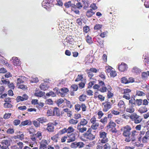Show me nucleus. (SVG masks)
<instances>
[{"mask_svg": "<svg viewBox=\"0 0 149 149\" xmlns=\"http://www.w3.org/2000/svg\"><path fill=\"white\" fill-rule=\"evenodd\" d=\"M88 123L87 120L83 118L81 120L80 122L78 123L77 126V129L79 132L81 133H84L86 131L87 128L84 126L86 125Z\"/></svg>", "mask_w": 149, "mask_h": 149, "instance_id": "1", "label": "nucleus"}, {"mask_svg": "<svg viewBox=\"0 0 149 149\" xmlns=\"http://www.w3.org/2000/svg\"><path fill=\"white\" fill-rule=\"evenodd\" d=\"M132 126L129 125L124 126L121 128L120 130L122 132V135L125 137L127 138L131 135Z\"/></svg>", "mask_w": 149, "mask_h": 149, "instance_id": "2", "label": "nucleus"}, {"mask_svg": "<svg viewBox=\"0 0 149 149\" xmlns=\"http://www.w3.org/2000/svg\"><path fill=\"white\" fill-rule=\"evenodd\" d=\"M115 100H111V102L105 101L102 103V111L104 112H107L111 109L113 104L115 102Z\"/></svg>", "mask_w": 149, "mask_h": 149, "instance_id": "3", "label": "nucleus"}, {"mask_svg": "<svg viewBox=\"0 0 149 149\" xmlns=\"http://www.w3.org/2000/svg\"><path fill=\"white\" fill-rule=\"evenodd\" d=\"M129 117L131 121L136 124L140 123L143 119L141 116L137 115L136 113H134L130 115Z\"/></svg>", "mask_w": 149, "mask_h": 149, "instance_id": "4", "label": "nucleus"}, {"mask_svg": "<svg viewBox=\"0 0 149 149\" xmlns=\"http://www.w3.org/2000/svg\"><path fill=\"white\" fill-rule=\"evenodd\" d=\"M30 139L34 143H36L37 141L42 140V132L38 131L36 134H33L30 135Z\"/></svg>", "mask_w": 149, "mask_h": 149, "instance_id": "5", "label": "nucleus"}, {"mask_svg": "<svg viewBox=\"0 0 149 149\" xmlns=\"http://www.w3.org/2000/svg\"><path fill=\"white\" fill-rule=\"evenodd\" d=\"M139 132L135 130H133L131 132V135L127 138H126L125 141L127 142H130L131 141H134L136 139V137L139 134Z\"/></svg>", "mask_w": 149, "mask_h": 149, "instance_id": "6", "label": "nucleus"}, {"mask_svg": "<svg viewBox=\"0 0 149 149\" xmlns=\"http://www.w3.org/2000/svg\"><path fill=\"white\" fill-rule=\"evenodd\" d=\"M92 130L91 128H88L87 131L83 134L84 137L89 140H94L95 138V136L92 134Z\"/></svg>", "mask_w": 149, "mask_h": 149, "instance_id": "7", "label": "nucleus"}, {"mask_svg": "<svg viewBox=\"0 0 149 149\" xmlns=\"http://www.w3.org/2000/svg\"><path fill=\"white\" fill-rule=\"evenodd\" d=\"M116 123L112 120H111L106 126V127L108 130L111 129L110 131L112 133H116L117 132V130L116 128Z\"/></svg>", "mask_w": 149, "mask_h": 149, "instance_id": "8", "label": "nucleus"}, {"mask_svg": "<svg viewBox=\"0 0 149 149\" xmlns=\"http://www.w3.org/2000/svg\"><path fill=\"white\" fill-rule=\"evenodd\" d=\"M107 133L104 131L99 132V137L101 139L100 142L102 143H105L108 141V139L107 137Z\"/></svg>", "mask_w": 149, "mask_h": 149, "instance_id": "9", "label": "nucleus"}, {"mask_svg": "<svg viewBox=\"0 0 149 149\" xmlns=\"http://www.w3.org/2000/svg\"><path fill=\"white\" fill-rule=\"evenodd\" d=\"M121 91L122 92V93L123 94V98L127 100H129L131 99L130 95L129 93L131 92V90L128 88L123 89Z\"/></svg>", "mask_w": 149, "mask_h": 149, "instance_id": "10", "label": "nucleus"}, {"mask_svg": "<svg viewBox=\"0 0 149 149\" xmlns=\"http://www.w3.org/2000/svg\"><path fill=\"white\" fill-rule=\"evenodd\" d=\"M135 105L139 106L141 105L146 106L148 104L149 102L147 100L145 99L143 100L141 99L136 100Z\"/></svg>", "mask_w": 149, "mask_h": 149, "instance_id": "11", "label": "nucleus"}, {"mask_svg": "<svg viewBox=\"0 0 149 149\" xmlns=\"http://www.w3.org/2000/svg\"><path fill=\"white\" fill-rule=\"evenodd\" d=\"M98 84L100 85L99 91L102 93L106 92L108 90V87L105 86L104 82L101 80H98Z\"/></svg>", "mask_w": 149, "mask_h": 149, "instance_id": "12", "label": "nucleus"}, {"mask_svg": "<svg viewBox=\"0 0 149 149\" xmlns=\"http://www.w3.org/2000/svg\"><path fill=\"white\" fill-rule=\"evenodd\" d=\"M98 70H97L95 68H91L90 69H87L86 72H87L88 77L91 79L94 76L93 72L96 73L97 72Z\"/></svg>", "mask_w": 149, "mask_h": 149, "instance_id": "13", "label": "nucleus"}, {"mask_svg": "<svg viewBox=\"0 0 149 149\" xmlns=\"http://www.w3.org/2000/svg\"><path fill=\"white\" fill-rule=\"evenodd\" d=\"M1 149H9L8 147L10 146V142L8 140H4L1 143Z\"/></svg>", "mask_w": 149, "mask_h": 149, "instance_id": "14", "label": "nucleus"}, {"mask_svg": "<svg viewBox=\"0 0 149 149\" xmlns=\"http://www.w3.org/2000/svg\"><path fill=\"white\" fill-rule=\"evenodd\" d=\"M128 68L127 65L124 63H122L118 66L119 70L121 72H123L126 71Z\"/></svg>", "mask_w": 149, "mask_h": 149, "instance_id": "15", "label": "nucleus"}, {"mask_svg": "<svg viewBox=\"0 0 149 149\" xmlns=\"http://www.w3.org/2000/svg\"><path fill=\"white\" fill-rule=\"evenodd\" d=\"M39 144L40 146L39 149H45L47 148L48 142L46 140L43 139L40 142Z\"/></svg>", "mask_w": 149, "mask_h": 149, "instance_id": "16", "label": "nucleus"}, {"mask_svg": "<svg viewBox=\"0 0 149 149\" xmlns=\"http://www.w3.org/2000/svg\"><path fill=\"white\" fill-rule=\"evenodd\" d=\"M68 138L67 142L68 143H70L74 141L76 139L75 134L72 133L70 134H67Z\"/></svg>", "mask_w": 149, "mask_h": 149, "instance_id": "17", "label": "nucleus"}, {"mask_svg": "<svg viewBox=\"0 0 149 149\" xmlns=\"http://www.w3.org/2000/svg\"><path fill=\"white\" fill-rule=\"evenodd\" d=\"M107 87H108V92L107 93V99H109L112 98L114 96L113 93L111 92V91L112 89L111 86L109 85H107Z\"/></svg>", "mask_w": 149, "mask_h": 149, "instance_id": "18", "label": "nucleus"}, {"mask_svg": "<svg viewBox=\"0 0 149 149\" xmlns=\"http://www.w3.org/2000/svg\"><path fill=\"white\" fill-rule=\"evenodd\" d=\"M118 106L120 110H123L125 108V105L124 102L122 100H120L118 103Z\"/></svg>", "mask_w": 149, "mask_h": 149, "instance_id": "19", "label": "nucleus"}, {"mask_svg": "<svg viewBox=\"0 0 149 149\" xmlns=\"http://www.w3.org/2000/svg\"><path fill=\"white\" fill-rule=\"evenodd\" d=\"M95 12L92 9H88L86 13V15L88 18L91 17L95 14Z\"/></svg>", "mask_w": 149, "mask_h": 149, "instance_id": "20", "label": "nucleus"}, {"mask_svg": "<svg viewBox=\"0 0 149 149\" xmlns=\"http://www.w3.org/2000/svg\"><path fill=\"white\" fill-rule=\"evenodd\" d=\"M26 78L24 76H20L19 78L17 79V85H19L21 83H23L24 82V81L26 80Z\"/></svg>", "mask_w": 149, "mask_h": 149, "instance_id": "21", "label": "nucleus"}, {"mask_svg": "<svg viewBox=\"0 0 149 149\" xmlns=\"http://www.w3.org/2000/svg\"><path fill=\"white\" fill-rule=\"evenodd\" d=\"M32 123V122L30 120H26L24 121H22L19 125V126L21 127L22 126L26 125H31Z\"/></svg>", "mask_w": 149, "mask_h": 149, "instance_id": "22", "label": "nucleus"}, {"mask_svg": "<svg viewBox=\"0 0 149 149\" xmlns=\"http://www.w3.org/2000/svg\"><path fill=\"white\" fill-rule=\"evenodd\" d=\"M47 130L48 132H52L54 131V128L53 124L52 123H49L47 124Z\"/></svg>", "mask_w": 149, "mask_h": 149, "instance_id": "23", "label": "nucleus"}, {"mask_svg": "<svg viewBox=\"0 0 149 149\" xmlns=\"http://www.w3.org/2000/svg\"><path fill=\"white\" fill-rule=\"evenodd\" d=\"M149 140V130L146 132L144 136L142 138V141L143 143H146L148 140Z\"/></svg>", "mask_w": 149, "mask_h": 149, "instance_id": "24", "label": "nucleus"}, {"mask_svg": "<svg viewBox=\"0 0 149 149\" xmlns=\"http://www.w3.org/2000/svg\"><path fill=\"white\" fill-rule=\"evenodd\" d=\"M64 6L66 8H68L70 7L75 8V5L74 3H72L71 1H68L67 2H66L64 3Z\"/></svg>", "mask_w": 149, "mask_h": 149, "instance_id": "25", "label": "nucleus"}, {"mask_svg": "<svg viewBox=\"0 0 149 149\" xmlns=\"http://www.w3.org/2000/svg\"><path fill=\"white\" fill-rule=\"evenodd\" d=\"M49 88V86L47 85L46 82H45L41 84L40 86V89L43 91L46 90L48 89Z\"/></svg>", "mask_w": 149, "mask_h": 149, "instance_id": "26", "label": "nucleus"}, {"mask_svg": "<svg viewBox=\"0 0 149 149\" xmlns=\"http://www.w3.org/2000/svg\"><path fill=\"white\" fill-rule=\"evenodd\" d=\"M141 69L138 68L136 67H134L132 70V72L138 75L141 72Z\"/></svg>", "mask_w": 149, "mask_h": 149, "instance_id": "27", "label": "nucleus"}, {"mask_svg": "<svg viewBox=\"0 0 149 149\" xmlns=\"http://www.w3.org/2000/svg\"><path fill=\"white\" fill-rule=\"evenodd\" d=\"M126 111L127 112L132 114L134 111L135 109L133 106H131L127 107L126 109Z\"/></svg>", "mask_w": 149, "mask_h": 149, "instance_id": "28", "label": "nucleus"}, {"mask_svg": "<svg viewBox=\"0 0 149 149\" xmlns=\"http://www.w3.org/2000/svg\"><path fill=\"white\" fill-rule=\"evenodd\" d=\"M40 123L43 124L47 122L48 120L46 117H43L40 118H38L36 119Z\"/></svg>", "mask_w": 149, "mask_h": 149, "instance_id": "29", "label": "nucleus"}, {"mask_svg": "<svg viewBox=\"0 0 149 149\" xmlns=\"http://www.w3.org/2000/svg\"><path fill=\"white\" fill-rule=\"evenodd\" d=\"M54 116L56 115L57 116H60V113L59 109L57 107H54L53 109Z\"/></svg>", "mask_w": 149, "mask_h": 149, "instance_id": "30", "label": "nucleus"}, {"mask_svg": "<svg viewBox=\"0 0 149 149\" xmlns=\"http://www.w3.org/2000/svg\"><path fill=\"white\" fill-rule=\"evenodd\" d=\"M149 76V71L143 72L141 73V78L144 80L146 79Z\"/></svg>", "mask_w": 149, "mask_h": 149, "instance_id": "31", "label": "nucleus"}, {"mask_svg": "<svg viewBox=\"0 0 149 149\" xmlns=\"http://www.w3.org/2000/svg\"><path fill=\"white\" fill-rule=\"evenodd\" d=\"M147 111V108L145 106L140 107L138 110V112L141 113H145Z\"/></svg>", "mask_w": 149, "mask_h": 149, "instance_id": "32", "label": "nucleus"}, {"mask_svg": "<svg viewBox=\"0 0 149 149\" xmlns=\"http://www.w3.org/2000/svg\"><path fill=\"white\" fill-rule=\"evenodd\" d=\"M13 63L15 66H19L20 65V61L16 57L13 59Z\"/></svg>", "mask_w": 149, "mask_h": 149, "instance_id": "33", "label": "nucleus"}, {"mask_svg": "<svg viewBox=\"0 0 149 149\" xmlns=\"http://www.w3.org/2000/svg\"><path fill=\"white\" fill-rule=\"evenodd\" d=\"M78 121L77 120L73 118L70 119L68 121L69 123L70 124L73 125H75L78 123Z\"/></svg>", "mask_w": 149, "mask_h": 149, "instance_id": "34", "label": "nucleus"}, {"mask_svg": "<svg viewBox=\"0 0 149 149\" xmlns=\"http://www.w3.org/2000/svg\"><path fill=\"white\" fill-rule=\"evenodd\" d=\"M99 123H92V125L91 126V130H97L98 127H99Z\"/></svg>", "mask_w": 149, "mask_h": 149, "instance_id": "35", "label": "nucleus"}, {"mask_svg": "<svg viewBox=\"0 0 149 149\" xmlns=\"http://www.w3.org/2000/svg\"><path fill=\"white\" fill-rule=\"evenodd\" d=\"M15 139H19L20 140H22L24 139V135L23 134L14 136L13 137Z\"/></svg>", "mask_w": 149, "mask_h": 149, "instance_id": "36", "label": "nucleus"}, {"mask_svg": "<svg viewBox=\"0 0 149 149\" xmlns=\"http://www.w3.org/2000/svg\"><path fill=\"white\" fill-rule=\"evenodd\" d=\"M60 137V136L57 133L54 136L52 137L51 139L54 142H57L58 141V139Z\"/></svg>", "mask_w": 149, "mask_h": 149, "instance_id": "37", "label": "nucleus"}, {"mask_svg": "<svg viewBox=\"0 0 149 149\" xmlns=\"http://www.w3.org/2000/svg\"><path fill=\"white\" fill-rule=\"evenodd\" d=\"M63 111L66 113L68 117H71L72 116V111L68 108L65 109L63 110Z\"/></svg>", "mask_w": 149, "mask_h": 149, "instance_id": "38", "label": "nucleus"}, {"mask_svg": "<svg viewBox=\"0 0 149 149\" xmlns=\"http://www.w3.org/2000/svg\"><path fill=\"white\" fill-rule=\"evenodd\" d=\"M97 42L98 43V46H99L101 48H103L104 47V41L103 40L98 38L97 40Z\"/></svg>", "mask_w": 149, "mask_h": 149, "instance_id": "39", "label": "nucleus"}, {"mask_svg": "<svg viewBox=\"0 0 149 149\" xmlns=\"http://www.w3.org/2000/svg\"><path fill=\"white\" fill-rule=\"evenodd\" d=\"M86 97V95L83 94L79 97L78 99L80 101L83 102L85 101Z\"/></svg>", "mask_w": 149, "mask_h": 149, "instance_id": "40", "label": "nucleus"}, {"mask_svg": "<svg viewBox=\"0 0 149 149\" xmlns=\"http://www.w3.org/2000/svg\"><path fill=\"white\" fill-rule=\"evenodd\" d=\"M3 107L6 109L11 108L13 107V105L10 103H5L3 104Z\"/></svg>", "mask_w": 149, "mask_h": 149, "instance_id": "41", "label": "nucleus"}, {"mask_svg": "<svg viewBox=\"0 0 149 149\" xmlns=\"http://www.w3.org/2000/svg\"><path fill=\"white\" fill-rule=\"evenodd\" d=\"M66 130L67 133L68 134L72 133L74 132L75 130L72 126H70L68 128H66Z\"/></svg>", "mask_w": 149, "mask_h": 149, "instance_id": "42", "label": "nucleus"}, {"mask_svg": "<svg viewBox=\"0 0 149 149\" xmlns=\"http://www.w3.org/2000/svg\"><path fill=\"white\" fill-rule=\"evenodd\" d=\"M66 130V128H64L63 129L60 130V131H59V132H58L57 134L61 137L62 135L63 134L66 133H67Z\"/></svg>", "mask_w": 149, "mask_h": 149, "instance_id": "43", "label": "nucleus"}, {"mask_svg": "<svg viewBox=\"0 0 149 149\" xmlns=\"http://www.w3.org/2000/svg\"><path fill=\"white\" fill-rule=\"evenodd\" d=\"M86 42L89 44L93 43V41L92 40V38L89 35H87L86 37Z\"/></svg>", "mask_w": 149, "mask_h": 149, "instance_id": "44", "label": "nucleus"}, {"mask_svg": "<svg viewBox=\"0 0 149 149\" xmlns=\"http://www.w3.org/2000/svg\"><path fill=\"white\" fill-rule=\"evenodd\" d=\"M145 95V93L143 91H136V96H142Z\"/></svg>", "mask_w": 149, "mask_h": 149, "instance_id": "45", "label": "nucleus"}, {"mask_svg": "<svg viewBox=\"0 0 149 149\" xmlns=\"http://www.w3.org/2000/svg\"><path fill=\"white\" fill-rule=\"evenodd\" d=\"M64 100L63 99L60 98L56 101V103L58 107H59L64 102Z\"/></svg>", "mask_w": 149, "mask_h": 149, "instance_id": "46", "label": "nucleus"}, {"mask_svg": "<svg viewBox=\"0 0 149 149\" xmlns=\"http://www.w3.org/2000/svg\"><path fill=\"white\" fill-rule=\"evenodd\" d=\"M87 107L86 106L85 104L82 103L81 104V108L82 111L85 112L87 110Z\"/></svg>", "mask_w": 149, "mask_h": 149, "instance_id": "47", "label": "nucleus"}, {"mask_svg": "<svg viewBox=\"0 0 149 149\" xmlns=\"http://www.w3.org/2000/svg\"><path fill=\"white\" fill-rule=\"evenodd\" d=\"M44 95V92L39 91L35 93V95L37 97H41Z\"/></svg>", "mask_w": 149, "mask_h": 149, "instance_id": "48", "label": "nucleus"}, {"mask_svg": "<svg viewBox=\"0 0 149 149\" xmlns=\"http://www.w3.org/2000/svg\"><path fill=\"white\" fill-rule=\"evenodd\" d=\"M108 118L106 116L104 117V118H101L100 121L102 123L105 124H106L107 122Z\"/></svg>", "mask_w": 149, "mask_h": 149, "instance_id": "49", "label": "nucleus"}, {"mask_svg": "<svg viewBox=\"0 0 149 149\" xmlns=\"http://www.w3.org/2000/svg\"><path fill=\"white\" fill-rule=\"evenodd\" d=\"M47 114L48 116H54L53 110L51 109H48L47 111Z\"/></svg>", "mask_w": 149, "mask_h": 149, "instance_id": "50", "label": "nucleus"}, {"mask_svg": "<svg viewBox=\"0 0 149 149\" xmlns=\"http://www.w3.org/2000/svg\"><path fill=\"white\" fill-rule=\"evenodd\" d=\"M70 88L73 91H75L78 90V87L77 85L74 84L71 86Z\"/></svg>", "mask_w": 149, "mask_h": 149, "instance_id": "51", "label": "nucleus"}, {"mask_svg": "<svg viewBox=\"0 0 149 149\" xmlns=\"http://www.w3.org/2000/svg\"><path fill=\"white\" fill-rule=\"evenodd\" d=\"M121 82L124 84H128V79L126 77H123L121 78Z\"/></svg>", "mask_w": 149, "mask_h": 149, "instance_id": "52", "label": "nucleus"}, {"mask_svg": "<svg viewBox=\"0 0 149 149\" xmlns=\"http://www.w3.org/2000/svg\"><path fill=\"white\" fill-rule=\"evenodd\" d=\"M11 115L10 113H6L3 116V118L5 119H8L10 118Z\"/></svg>", "mask_w": 149, "mask_h": 149, "instance_id": "53", "label": "nucleus"}, {"mask_svg": "<svg viewBox=\"0 0 149 149\" xmlns=\"http://www.w3.org/2000/svg\"><path fill=\"white\" fill-rule=\"evenodd\" d=\"M129 100V104H131L132 106H133V105H135L136 100H135L134 98H133V99L131 98Z\"/></svg>", "mask_w": 149, "mask_h": 149, "instance_id": "54", "label": "nucleus"}, {"mask_svg": "<svg viewBox=\"0 0 149 149\" xmlns=\"http://www.w3.org/2000/svg\"><path fill=\"white\" fill-rule=\"evenodd\" d=\"M44 105V103L42 102H38L36 105L37 108L39 110L41 109Z\"/></svg>", "mask_w": 149, "mask_h": 149, "instance_id": "55", "label": "nucleus"}, {"mask_svg": "<svg viewBox=\"0 0 149 149\" xmlns=\"http://www.w3.org/2000/svg\"><path fill=\"white\" fill-rule=\"evenodd\" d=\"M74 108L77 111H79L81 110V104H76L74 106Z\"/></svg>", "mask_w": 149, "mask_h": 149, "instance_id": "56", "label": "nucleus"}, {"mask_svg": "<svg viewBox=\"0 0 149 149\" xmlns=\"http://www.w3.org/2000/svg\"><path fill=\"white\" fill-rule=\"evenodd\" d=\"M6 133L8 134H13L14 133V130L13 128H9L7 130Z\"/></svg>", "mask_w": 149, "mask_h": 149, "instance_id": "57", "label": "nucleus"}, {"mask_svg": "<svg viewBox=\"0 0 149 149\" xmlns=\"http://www.w3.org/2000/svg\"><path fill=\"white\" fill-rule=\"evenodd\" d=\"M83 31L84 32L87 33L90 31L89 27L86 25L83 27Z\"/></svg>", "mask_w": 149, "mask_h": 149, "instance_id": "58", "label": "nucleus"}, {"mask_svg": "<svg viewBox=\"0 0 149 149\" xmlns=\"http://www.w3.org/2000/svg\"><path fill=\"white\" fill-rule=\"evenodd\" d=\"M77 148H81L83 147L84 145V144L82 142H77Z\"/></svg>", "mask_w": 149, "mask_h": 149, "instance_id": "59", "label": "nucleus"}, {"mask_svg": "<svg viewBox=\"0 0 149 149\" xmlns=\"http://www.w3.org/2000/svg\"><path fill=\"white\" fill-rule=\"evenodd\" d=\"M66 104L67 106V107L70 109L71 108L73 107L72 104L71 102L67 100L66 102Z\"/></svg>", "mask_w": 149, "mask_h": 149, "instance_id": "60", "label": "nucleus"}, {"mask_svg": "<svg viewBox=\"0 0 149 149\" xmlns=\"http://www.w3.org/2000/svg\"><path fill=\"white\" fill-rule=\"evenodd\" d=\"M83 78V75L81 74H78L76 79L75 80L76 82H78L81 80Z\"/></svg>", "mask_w": 149, "mask_h": 149, "instance_id": "61", "label": "nucleus"}, {"mask_svg": "<svg viewBox=\"0 0 149 149\" xmlns=\"http://www.w3.org/2000/svg\"><path fill=\"white\" fill-rule=\"evenodd\" d=\"M33 125L36 127H39L40 126V123L37 121L34 120L33 121Z\"/></svg>", "mask_w": 149, "mask_h": 149, "instance_id": "62", "label": "nucleus"}, {"mask_svg": "<svg viewBox=\"0 0 149 149\" xmlns=\"http://www.w3.org/2000/svg\"><path fill=\"white\" fill-rule=\"evenodd\" d=\"M145 65L149 64V56H145L144 60Z\"/></svg>", "mask_w": 149, "mask_h": 149, "instance_id": "63", "label": "nucleus"}, {"mask_svg": "<svg viewBox=\"0 0 149 149\" xmlns=\"http://www.w3.org/2000/svg\"><path fill=\"white\" fill-rule=\"evenodd\" d=\"M103 147V149H110L111 146L109 143H107L104 145Z\"/></svg>", "mask_w": 149, "mask_h": 149, "instance_id": "64", "label": "nucleus"}]
</instances>
